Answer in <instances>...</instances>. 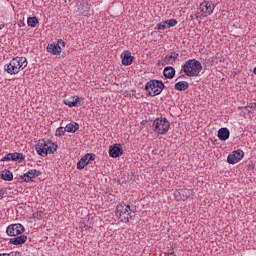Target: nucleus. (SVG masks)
Listing matches in <instances>:
<instances>
[{"label":"nucleus","instance_id":"nucleus-34","mask_svg":"<svg viewBox=\"0 0 256 256\" xmlns=\"http://www.w3.org/2000/svg\"><path fill=\"white\" fill-rule=\"evenodd\" d=\"M39 217H41V212H37L34 214L35 219H39Z\"/></svg>","mask_w":256,"mask_h":256},{"label":"nucleus","instance_id":"nucleus-36","mask_svg":"<svg viewBox=\"0 0 256 256\" xmlns=\"http://www.w3.org/2000/svg\"><path fill=\"white\" fill-rule=\"evenodd\" d=\"M248 169H249V171H251L253 169V165H249Z\"/></svg>","mask_w":256,"mask_h":256},{"label":"nucleus","instance_id":"nucleus-22","mask_svg":"<svg viewBox=\"0 0 256 256\" xmlns=\"http://www.w3.org/2000/svg\"><path fill=\"white\" fill-rule=\"evenodd\" d=\"M1 179L3 181H13V172L10 170L2 171Z\"/></svg>","mask_w":256,"mask_h":256},{"label":"nucleus","instance_id":"nucleus-17","mask_svg":"<svg viewBox=\"0 0 256 256\" xmlns=\"http://www.w3.org/2000/svg\"><path fill=\"white\" fill-rule=\"evenodd\" d=\"M24 243H27L26 235H20L9 240L10 245H23Z\"/></svg>","mask_w":256,"mask_h":256},{"label":"nucleus","instance_id":"nucleus-27","mask_svg":"<svg viewBox=\"0 0 256 256\" xmlns=\"http://www.w3.org/2000/svg\"><path fill=\"white\" fill-rule=\"evenodd\" d=\"M175 62L173 60V58H171L170 55H166L164 57V65H173Z\"/></svg>","mask_w":256,"mask_h":256},{"label":"nucleus","instance_id":"nucleus-32","mask_svg":"<svg viewBox=\"0 0 256 256\" xmlns=\"http://www.w3.org/2000/svg\"><path fill=\"white\" fill-rule=\"evenodd\" d=\"M7 194V190L5 189H0V199H3V197Z\"/></svg>","mask_w":256,"mask_h":256},{"label":"nucleus","instance_id":"nucleus-8","mask_svg":"<svg viewBox=\"0 0 256 256\" xmlns=\"http://www.w3.org/2000/svg\"><path fill=\"white\" fill-rule=\"evenodd\" d=\"M245 157V152L243 150L239 149L236 151H233L231 154L228 155L227 161L230 165H235V163H239L241 159Z\"/></svg>","mask_w":256,"mask_h":256},{"label":"nucleus","instance_id":"nucleus-9","mask_svg":"<svg viewBox=\"0 0 256 256\" xmlns=\"http://www.w3.org/2000/svg\"><path fill=\"white\" fill-rule=\"evenodd\" d=\"M192 193H193V191L189 190L187 188L178 189V190H175V192H174V198L177 201H187V199H189V197H191Z\"/></svg>","mask_w":256,"mask_h":256},{"label":"nucleus","instance_id":"nucleus-37","mask_svg":"<svg viewBox=\"0 0 256 256\" xmlns=\"http://www.w3.org/2000/svg\"><path fill=\"white\" fill-rule=\"evenodd\" d=\"M0 256H7V254L3 253V254H0Z\"/></svg>","mask_w":256,"mask_h":256},{"label":"nucleus","instance_id":"nucleus-23","mask_svg":"<svg viewBox=\"0 0 256 256\" xmlns=\"http://www.w3.org/2000/svg\"><path fill=\"white\" fill-rule=\"evenodd\" d=\"M86 165H89V161L87 159V156H83L80 161L77 163V169H85Z\"/></svg>","mask_w":256,"mask_h":256},{"label":"nucleus","instance_id":"nucleus-12","mask_svg":"<svg viewBox=\"0 0 256 256\" xmlns=\"http://www.w3.org/2000/svg\"><path fill=\"white\" fill-rule=\"evenodd\" d=\"M123 155V148L121 147V144H114L110 146L109 149V156L113 159H117V157H121Z\"/></svg>","mask_w":256,"mask_h":256},{"label":"nucleus","instance_id":"nucleus-20","mask_svg":"<svg viewBox=\"0 0 256 256\" xmlns=\"http://www.w3.org/2000/svg\"><path fill=\"white\" fill-rule=\"evenodd\" d=\"M64 128L66 129L67 133H77V131H79V123L72 122L67 124Z\"/></svg>","mask_w":256,"mask_h":256},{"label":"nucleus","instance_id":"nucleus-26","mask_svg":"<svg viewBox=\"0 0 256 256\" xmlns=\"http://www.w3.org/2000/svg\"><path fill=\"white\" fill-rule=\"evenodd\" d=\"M156 29H158V31H165V29H168L167 21H162V22L158 23L156 25Z\"/></svg>","mask_w":256,"mask_h":256},{"label":"nucleus","instance_id":"nucleus-4","mask_svg":"<svg viewBox=\"0 0 256 256\" xmlns=\"http://www.w3.org/2000/svg\"><path fill=\"white\" fill-rule=\"evenodd\" d=\"M115 215L122 223H129L135 217V212L131 210V206L120 204L116 207Z\"/></svg>","mask_w":256,"mask_h":256},{"label":"nucleus","instance_id":"nucleus-3","mask_svg":"<svg viewBox=\"0 0 256 256\" xmlns=\"http://www.w3.org/2000/svg\"><path fill=\"white\" fill-rule=\"evenodd\" d=\"M59 146L57 144L51 142V140L47 139H42L39 140L38 143L36 144V151L38 155H41V157H47V155H53L55 151H57Z\"/></svg>","mask_w":256,"mask_h":256},{"label":"nucleus","instance_id":"nucleus-24","mask_svg":"<svg viewBox=\"0 0 256 256\" xmlns=\"http://www.w3.org/2000/svg\"><path fill=\"white\" fill-rule=\"evenodd\" d=\"M27 23H28V27H37L39 23V19L37 18V16L28 17Z\"/></svg>","mask_w":256,"mask_h":256},{"label":"nucleus","instance_id":"nucleus-16","mask_svg":"<svg viewBox=\"0 0 256 256\" xmlns=\"http://www.w3.org/2000/svg\"><path fill=\"white\" fill-rule=\"evenodd\" d=\"M230 135H231V132L229 131V129H227V128H220L218 130L217 137H218V139L220 141H227V139H229Z\"/></svg>","mask_w":256,"mask_h":256},{"label":"nucleus","instance_id":"nucleus-13","mask_svg":"<svg viewBox=\"0 0 256 256\" xmlns=\"http://www.w3.org/2000/svg\"><path fill=\"white\" fill-rule=\"evenodd\" d=\"M214 9L215 6L211 1H204L200 4V10L202 11V13H205L206 16L212 15Z\"/></svg>","mask_w":256,"mask_h":256},{"label":"nucleus","instance_id":"nucleus-11","mask_svg":"<svg viewBox=\"0 0 256 256\" xmlns=\"http://www.w3.org/2000/svg\"><path fill=\"white\" fill-rule=\"evenodd\" d=\"M1 161H18V163H22V161H25V155L23 153H8L6 154Z\"/></svg>","mask_w":256,"mask_h":256},{"label":"nucleus","instance_id":"nucleus-5","mask_svg":"<svg viewBox=\"0 0 256 256\" xmlns=\"http://www.w3.org/2000/svg\"><path fill=\"white\" fill-rule=\"evenodd\" d=\"M165 89V84L161 80H150L145 85V91H147V95L149 97H155L157 95H161L163 90Z\"/></svg>","mask_w":256,"mask_h":256},{"label":"nucleus","instance_id":"nucleus-29","mask_svg":"<svg viewBox=\"0 0 256 256\" xmlns=\"http://www.w3.org/2000/svg\"><path fill=\"white\" fill-rule=\"evenodd\" d=\"M253 109H256V103H250L248 106H246V111H248V113H251Z\"/></svg>","mask_w":256,"mask_h":256},{"label":"nucleus","instance_id":"nucleus-2","mask_svg":"<svg viewBox=\"0 0 256 256\" xmlns=\"http://www.w3.org/2000/svg\"><path fill=\"white\" fill-rule=\"evenodd\" d=\"M182 69L187 77H199L203 71V65L197 59H190L184 63Z\"/></svg>","mask_w":256,"mask_h":256},{"label":"nucleus","instance_id":"nucleus-35","mask_svg":"<svg viewBox=\"0 0 256 256\" xmlns=\"http://www.w3.org/2000/svg\"><path fill=\"white\" fill-rule=\"evenodd\" d=\"M58 43H60V45H62V47H65V41L59 40Z\"/></svg>","mask_w":256,"mask_h":256},{"label":"nucleus","instance_id":"nucleus-14","mask_svg":"<svg viewBox=\"0 0 256 256\" xmlns=\"http://www.w3.org/2000/svg\"><path fill=\"white\" fill-rule=\"evenodd\" d=\"M121 59H122V65H125V67L131 65L133 63V60L135 59L133 56H131L130 51H124L121 54Z\"/></svg>","mask_w":256,"mask_h":256},{"label":"nucleus","instance_id":"nucleus-21","mask_svg":"<svg viewBox=\"0 0 256 256\" xmlns=\"http://www.w3.org/2000/svg\"><path fill=\"white\" fill-rule=\"evenodd\" d=\"M174 87L177 91H187V89H189V82L180 81L177 82Z\"/></svg>","mask_w":256,"mask_h":256},{"label":"nucleus","instance_id":"nucleus-31","mask_svg":"<svg viewBox=\"0 0 256 256\" xmlns=\"http://www.w3.org/2000/svg\"><path fill=\"white\" fill-rule=\"evenodd\" d=\"M171 58H172V61H177L178 57H179V54H177V52H171L170 54Z\"/></svg>","mask_w":256,"mask_h":256},{"label":"nucleus","instance_id":"nucleus-25","mask_svg":"<svg viewBox=\"0 0 256 256\" xmlns=\"http://www.w3.org/2000/svg\"><path fill=\"white\" fill-rule=\"evenodd\" d=\"M67 132L65 127H59L56 129L55 135L56 137H63V135H65V133Z\"/></svg>","mask_w":256,"mask_h":256},{"label":"nucleus","instance_id":"nucleus-33","mask_svg":"<svg viewBox=\"0 0 256 256\" xmlns=\"http://www.w3.org/2000/svg\"><path fill=\"white\" fill-rule=\"evenodd\" d=\"M7 256H21V254L19 252H11Z\"/></svg>","mask_w":256,"mask_h":256},{"label":"nucleus","instance_id":"nucleus-7","mask_svg":"<svg viewBox=\"0 0 256 256\" xmlns=\"http://www.w3.org/2000/svg\"><path fill=\"white\" fill-rule=\"evenodd\" d=\"M25 233V227L22 224H10L6 228V234L8 237H17V235H23Z\"/></svg>","mask_w":256,"mask_h":256},{"label":"nucleus","instance_id":"nucleus-28","mask_svg":"<svg viewBox=\"0 0 256 256\" xmlns=\"http://www.w3.org/2000/svg\"><path fill=\"white\" fill-rule=\"evenodd\" d=\"M167 21V27L168 29H171V27H175V25H177V20L176 19H170V20H166Z\"/></svg>","mask_w":256,"mask_h":256},{"label":"nucleus","instance_id":"nucleus-1","mask_svg":"<svg viewBox=\"0 0 256 256\" xmlns=\"http://www.w3.org/2000/svg\"><path fill=\"white\" fill-rule=\"evenodd\" d=\"M28 65L27 58L16 57L13 58L9 64L5 65L4 71L9 75H17L20 71H23Z\"/></svg>","mask_w":256,"mask_h":256},{"label":"nucleus","instance_id":"nucleus-30","mask_svg":"<svg viewBox=\"0 0 256 256\" xmlns=\"http://www.w3.org/2000/svg\"><path fill=\"white\" fill-rule=\"evenodd\" d=\"M85 157H87L88 163H89L90 161H95V154H85Z\"/></svg>","mask_w":256,"mask_h":256},{"label":"nucleus","instance_id":"nucleus-18","mask_svg":"<svg viewBox=\"0 0 256 256\" xmlns=\"http://www.w3.org/2000/svg\"><path fill=\"white\" fill-rule=\"evenodd\" d=\"M46 49L47 52L52 55H61V46H59V44H50Z\"/></svg>","mask_w":256,"mask_h":256},{"label":"nucleus","instance_id":"nucleus-6","mask_svg":"<svg viewBox=\"0 0 256 256\" xmlns=\"http://www.w3.org/2000/svg\"><path fill=\"white\" fill-rule=\"evenodd\" d=\"M171 124L167 118H156L152 123V131L158 135H167Z\"/></svg>","mask_w":256,"mask_h":256},{"label":"nucleus","instance_id":"nucleus-15","mask_svg":"<svg viewBox=\"0 0 256 256\" xmlns=\"http://www.w3.org/2000/svg\"><path fill=\"white\" fill-rule=\"evenodd\" d=\"M64 105H68V107H79V105H81V98L73 96L71 98L64 99Z\"/></svg>","mask_w":256,"mask_h":256},{"label":"nucleus","instance_id":"nucleus-19","mask_svg":"<svg viewBox=\"0 0 256 256\" xmlns=\"http://www.w3.org/2000/svg\"><path fill=\"white\" fill-rule=\"evenodd\" d=\"M163 75L166 79H173L175 77V68L166 66L163 70Z\"/></svg>","mask_w":256,"mask_h":256},{"label":"nucleus","instance_id":"nucleus-10","mask_svg":"<svg viewBox=\"0 0 256 256\" xmlns=\"http://www.w3.org/2000/svg\"><path fill=\"white\" fill-rule=\"evenodd\" d=\"M40 175H43L41 171L32 169L21 176V179L24 181V183H31L35 177H40Z\"/></svg>","mask_w":256,"mask_h":256}]
</instances>
